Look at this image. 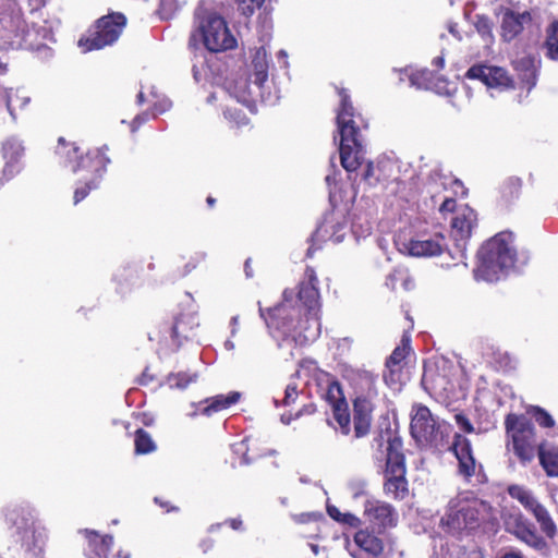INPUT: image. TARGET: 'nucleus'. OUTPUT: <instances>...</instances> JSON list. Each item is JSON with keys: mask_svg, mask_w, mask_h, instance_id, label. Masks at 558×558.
Masks as SVG:
<instances>
[{"mask_svg": "<svg viewBox=\"0 0 558 558\" xmlns=\"http://www.w3.org/2000/svg\"><path fill=\"white\" fill-rule=\"evenodd\" d=\"M340 98L336 124L340 134V162L348 172L356 171L363 162L361 131L368 128L367 120L357 112L347 88L336 86Z\"/></svg>", "mask_w": 558, "mask_h": 558, "instance_id": "nucleus-1", "label": "nucleus"}, {"mask_svg": "<svg viewBox=\"0 0 558 558\" xmlns=\"http://www.w3.org/2000/svg\"><path fill=\"white\" fill-rule=\"evenodd\" d=\"M498 520L487 501L474 498L450 502L440 519L441 529L453 537L495 530Z\"/></svg>", "mask_w": 558, "mask_h": 558, "instance_id": "nucleus-2", "label": "nucleus"}, {"mask_svg": "<svg viewBox=\"0 0 558 558\" xmlns=\"http://www.w3.org/2000/svg\"><path fill=\"white\" fill-rule=\"evenodd\" d=\"M379 448L387 442L385 466L383 470V492L396 501L405 500L410 495L409 481L407 478V462L403 453L402 439L389 428L380 430L374 438Z\"/></svg>", "mask_w": 558, "mask_h": 558, "instance_id": "nucleus-3", "label": "nucleus"}, {"mask_svg": "<svg viewBox=\"0 0 558 558\" xmlns=\"http://www.w3.org/2000/svg\"><path fill=\"white\" fill-rule=\"evenodd\" d=\"M515 264V251L512 246V233L499 232L487 240L477 252V265L474 269L476 280L498 281Z\"/></svg>", "mask_w": 558, "mask_h": 558, "instance_id": "nucleus-4", "label": "nucleus"}, {"mask_svg": "<svg viewBox=\"0 0 558 558\" xmlns=\"http://www.w3.org/2000/svg\"><path fill=\"white\" fill-rule=\"evenodd\" d=\"M5 521L21 536L26 558H44L48 541L46 527L36 518L35 510L26 506H15L5 512Z\"/></svg>", "mask_w": 558, "mask_h": 558, "instance_id": "nucleus-5", "label": "nucleus"}, {"mask_svg": "<svg viewBox=\"0 0 558 558\" xmlns=\"http://www.w3.org/2000/svg\"><path fill=\"white\" fill-rule=\"evenodd\" d=\"M351 384L359 393L353 400V425L356 438L366 436L372 425V398L377 396L376 377L368 371L352 372Z\"/></svg>", "mask_w": 558, "mask_h": 558, "instance_id": "nucleus-6", "label": "nucleus"}, {"mask_svg": "<svg viewBox=\"0 0 558 558\" xmlns=\"http://www.w3.org/2000/svg\"><path fill=\"white\" fill-rule=\"evenodd\" d=\"M505 429L511 439L512 451L521 464L533 461L537 452L536 428L524 414L509 413L505 417Z\"/></svg>", "mask_w": 558, "mask_h": 558, "instance_id": "nucleus-7", "label": "nucleus"}, {"mask_svg": "<svg viewBox=\"0 0 558 558\" xmlns=\"http://www.w3.org/2000/svg\"><path fill=\"white\" fill-rule=\"evenodd\" d=\"M201 37L205 48L210 52H222L236 47V39L228 28L223 17L208 14L204 17L189 40V46L196 48Z\"/></svg>", "mask_w": 558, "mask_h": 558, "instance_id": "nucleus-8", "label": "nucleus"}, {"mask_svg": "<svg viewBox=\"0 0 558 558\" xmlns=\"http://www.w3.org/2000/svg\"><path fill=\"white\" fill-rule=\"evenodd\" d=\"M126 25V17L120 12H113L99 17L87 35L78 40V47L84 52L102 49L112 45L120 37Z\"/></svg>", "mask_w": 558, "mask_h": 558, "instance_id": "nucleus-9", "label": "nucleus"}, {"mask_svg": "<svg viewBox=\"0 0 558 558\" xmlns=\"http://www.w3.org/2000/svg\"><path fill=\"white\" fill-rule=\"evenodd\" d=\"M448 427L435 418L426 405L415 404L413 407L410 433L420 447L438 448L444 442V428Z\"/></svg>", "mask_w": 558, "mask_h": 558, "instance_id": "nucleus-10", "label": "nucleus"}, {"mask_svg": "<svg viewBox=\"0 0 558 558\" xmlns=\"http://www.w3.org/2000/svg\"><path fill=\"white\" fill-rule=\"evenodd\" d=\"M258 312L267 327L278 331L282 337H290L296 332L301 312L290 303L281 302L268 308L259 305Z\"/></svg>", "mask_w": 558, "mask_h": 558, "instance_id": "nucleus-11", "label": "nucleus"}, {"mask_svg": "<svg viewBox=\"0 0 558 558\" xmlns=\"http://www.w3.org/2000/svg\"><path fill=\"white\" fill-rule=\"evenodd\" d=\"M504 525L507 532L514 535L526 545L536 550H544L547 543L541 536L533 523H531L520 511L509 512L504 517Z\"/></svg>", "mask_w": 558, "mask_h": 558, "instance_id": "nucleus-12", "label": "nucleus"}, {"mask_svg": "<svg viewBox=\"0 0 558 558\" xmlns=\"http://www.w3.org/2000/svg\"><path fill=\"white\" fill-rule=\"evenodd\" d=\"M107 150V146L88 149L72 167V171L80 174L82 179H96L97 182H101L110 163Z\"/></svg>", "mask_w": 558, "mask_h": 558, "instance_id": "nucleus-13", "label": "nucleus"}, {"mask_svg": "<svg viewBox=\"0 0 558 558\" xmlns=\"http://www.w3.org/2000/svg\"><path fill=\"white\" fill-rule=\"evenodd\" d=\"M364 517L373 530L384 533L398 524V512L395 507L381 500H366L364 504Z\"/></svg>", "mask_w": 558, "mask_h": 558, "instance_id": "nucleus-14", "label": "nucleus"}, {"mask_svg": "<svg viewBox=\"0 0 558 558\" xmlns=\"http://www.w3.org/2000/svg\"><path fill=\"white\" fill-rule=\"evenodd\" d=\"M27 29L23 10L16 0H0V33L17 38Z\"/></svg>", "mask_w": 558, "mask_h": 558, "instance_id": "nucleus-15", "label": "nucleus"}, {"mask_svg": "<svg viewBox=\"0 0 558 558\" xmlns=\"http://www.w3.org/2000/svg\"><path fill=\"white\" fill-rule=\"evenodd\" d=\"M197 326L198 324L195 323V318L193 316L181 314L175 317L172 324H163V340L166 343H168L169 336L170 350L178 351L184 341L193 340L195 338V327Z\"/></svg>", "mask_w": 558, "mask_h": 558, "instance_id": "nucleus-16", "label": "nucleus"}, {"mask_svg": "<svg viewBox=\"0 0 558 558\" xmlns=\"http://www.w3.org/2000/svg\"><path fill=\"white\" fill-rule=\"evenodd\" d=\"M411 351V338L403 335L400 344L395 348L392 353L387 357L385 363L384 380L392 387L400 385L403 377V368L407 365L405 359Z\"/></svg>", "mask_w": 558, "mask_h": 558, "instance_id": "nucleus-17", "label": "nucleus"}, {"mask_svg": "<svg viewBox=\"0 0 558 558\" xmlns=\"http://www.w3.org/2000/svg\"><path fill=\"white\" fill-rule=\"evenodd\" d=\"M450 449L458 460V473L470 481L476 474L477 466L471 441L461 434H456Z\"/></svg>", "mask_w": 558, "mask_h": 558, "instance_id": "nucleus-18", "label": "nucleus"}, {"mask_svg": "<svg viewBox=\"0 0 558 558\" xmlns=\"http://www.w3.org/2000/svg\"><path fill=\"white\" fill-rule=\"evenodd\" d=\"M470 80H478L487 87L507 88L512 85V80L507 71L499 66H488L485 64H474L465 73Z\"/></svg>", "mask_w": 558, "mask_h": 558, "instance_id": "nucleus-19", "label": "nucleus"}, {"mask_svg": "<svg viewBox=\"0 0 558 558\" xmlns=\"http://www.w3.org/2000/svg\"><path fill=\"white\" fill-rule=\"evenodd\" d=\"M241 396L242 395L239 391H230L227 395H216L201 400L198 403L193 404L195 410L191 413V416H211L215 413L227 410L236 404L240 401Z\"/></svg>", "mask_w": 558, "mask_h": 558, "instance_id": "nucleus-20", "label": "nucleus"}, {"mask_svg": "<svg viewBox=\"0 0 558 558\" xmlns=\"http://www.w3.org/2000/svg\"><path fill=\"white\" fill-rule=\"evenodd\" d=\"M477 225L476 211L468 205L460 207L451 220V235L456 241L465 242Z\"/></svg>", "mask_w": 558, "mask_h": 558, "instance_id": "nucleus-21", "label": "nucleus"}, {"mask_svg": "<svg viewBox=\"0 0 558 558\" xmlns=\"http://www.w3.org/2000/svg\"><path fill=\"white\" fill-rule=\"evenodd\" d=\"M542 61L533 54H525L512 62L513 70L522 85L527 90L535 87L538 78Z\"/></svg>", "mask_w": 558, "mask_h": 558, "instance_id": "nucleus-22", "label": "nucleus"}, {"mask_svg": "<svg viewBox=\"0 0 558 558\" xmlns=\"http://www.w3.org/2000/svg\"><path fill=\"white\" fill-rule=\"evenodd\" d=\"M298 299L308 311L319 305L318 278L311 266L305 268L304 277L299 283Z\"/></svg>", "mask_w": 558, "mask_h": 558, "instance_id": "nucleus-23", "label": "nucleus"}, {"mask_svg": "<svg viewBox=\"0 0 558 558\" xmlns=\"http://www.w3.org/2000/svg\"><path fill=\"white\" fill-rule=\"evenodd\" d=\"M446 248V239L441 233H436L433 238L426 240H410L407 250L411 256L432 257L439 256Z\"/></svg>", "mask_w": 558, "mask_h": 558, "instance_id": "nucleus-24", "label": "nucleus"}, {"mask_svg": "<svg viewBox=\"0 0 558 558\" xmlns=\"http://www.w3.org/2000/svg\"><path fill=\"white\" fill-rule=\"evenodd\" d=\"M536 456L545 474L548 477H558V444L542 440L537 445Z\"/></svg>", "mask_w": 558, "mask_h": 558, "instance_id": "nucleus-25", "label": "nucleus"}, {"mask_svg": "<svg viewBox=\"0 0 558 558\" xmlns=\"http://www.w3.org/2000/svg\"><path fill=\"white\" fill-rule=\"evenodd\" d=\"M531 21L529 12L515 13L507 11L502 16L501 36L506 41L513 40L523 31V23Z\"/></svg>", "mask_w": 558, "mask_h": 558, "instance_id": "nucleus-26", "label": "nucleus"}, {"mask_svg": "<svg viewBox=\"0 0 558 558\" xmlns=\"http://www.w3.org/2000/svg\"><path fill=\"white\" fill-rule=\"evenodd\" d=\"M85 538L87 539L86 555L95 557H108L113 545V537L109 534L100 535L96 531L85 530Z\"/></svg>", "mask_w": 558, "mask_h": 558, "instance_id": "nucleus-27", "label": "nucleus"}, {"mask_svg": "<svg viewBox=\"0 0 558 558\" xmlns=\"http://www.w3.org/2000/svg\"><path fill=\"white\" fill-rule=\"evenodd\" d=\"M354 543L361 548L363 551L368 554L372 557H378L384 553V542L380 537H378L374 530L369 531L368 529L359 530L354 534Z\"/></svg>", "mask_w": 558, "mask_h": 558, "instance_id": "nucleus-28", "label": "nucleus"}, {"mask_svg": "<svg viewBox=\"0 0 558 558\" xmlns=\"http://www.w3.org/2000/svg\"><path fill=\"white\" fill-rule=\"evenodd\" d=\"M225 90L238 102H247L251 97L250 80L244 75L227 78L225 82Z\"/></svg>", "mask_w": 558, "mask_h": 558, "instance_id": "nucleus-29", "label": "nucleus"}, {"mask_svg": "<svg viewBox=\"0 0 558 558\" xmlns=\"http://www.w3.org/2000/svg\"><path fill=\"white\" fill-rule=\"evenodd\" d=\"M84 153L75 142H69L63 136L58 138L56 155L71 168L78 162Z\"/></svg>", "mask_w": 558, "mask_h": 558, "instance_id": "nucleus-30", "label": "nucleus"}, {"mask_svg": "<svg viewBox=\"0 0 558 558\" xmlns=\"http://www.w3.org/2000/svg\"><path fill=\"white\" fill-rule=\"evenodd\" d=\"M522 190V180L518 177H508L505 179L499 187H498V194L499 199L505 205L511 204L513 201L518 199L521 195Z\"/></svg>", "mask_w": 558, "mask_h": 558, "instance_id": "nucleus-31", "label": "nucleus"}, {"mask_svg": "<svg viewBox=\"0 0 558 558\" xmlns=\"http://www.w3.org/2000/svg\"><path fill=\"white\" fill-rule=\"evenodd\" d=\"M4 102L10 116L16 119L17 113L28 105L29 98L21 95L19 89L5 88Z\"/></svg>", "mask_w": 558, "mask_h": 558, "instance_id": "nucleus-32", "label": "nucleus"}, {"mask_svg": "<svg viewBox=\"0 0 558 558\" xmlns=\"http://www.w3.org/2000/svg\"><path fill=\"white\" fill-rule=\"evenodd\" d=\"M508 495L518 500L530 512L541 502L532 495V493L522 485L512 484L507 487Z\"/></svg>", "mask_w": 558, "mask_h": 558, "instance_id": "nucleus-33", "label": "nucleus"}, {"mask_svg": "<svg viewBox=\"0 0 558 558\" xmlns=\"http://www.w3.org/2000/svg\"><path fill=\"white\" fill-rule=\"evenodd\" d=\"M543 47L546 50V58L558 61V21H554L547 26Z\"/></svg>", "mask_w": 558, "mask_h": 558, "instance_id": "nucleus-34", "label": "nucleus"}, {"mask_svg": "<svg viewBox=\"0 0 558 558\" xmlns=\"http://www.w3.org/2000/svg\"><path fill=\"white\" fill-rule=\"evenodd\" d=\"M157 445L151 435L143 428H137L134 433V452L143 456L156 451Z\"/></svg>", "mask_w": 558, "mask_h": 558, "instance_id": "nucleus-35", "label": "nucleus"}, {"mask_svg": "<svg viewBox=\"0 0 558 558\" xmlns=\"http://www.w3.org/2000/svg\"><path fill=\"white\" fill-rule=\"evenodd\" d=\"M538 522L542 532L549 538H553L557 533V526L553 521L547 509L539 504L535 509L531 511Z\"/></svg>", "mask_w": 558, "mask_h": 558, "instance_id": "nucleus-36", "label": "nucleus"}, {"mask_svg": "<svg viewBox=\"0 0 558 558\" xmlns=\"http://www.w3.org/2000/svg\"><path fill=\"white\" fill-rule=\"evenodd\" d=\"M526 415L530 420H534L535 423L542 428H553L556 424L554 417L548 411L539 405H530L526 408Z\"/></svg>", "mask_w": 558, "mask_h": 558, "instance_id": "nucleus-37", "label": "nucleus"}, {"mask_svg": "<svg viewBox=\"0 0 558 558\" xmlns=\"http://www.w3.org/2000/svg\"><path fill=\"white\" fill-rule=\"evenodd\" d=\"M332 413L341 428V433L343 435H349L351 432V418L347 401L332 407Z\"/></svg>", "mask_w": 558, "mask_h": 558, "instance_id": "nucleus-38", "label": "nucleus"}, {"mask_svg": "<svg viewBox=\"0 0 558 558\" xmlns=\"http://www.w3.org/2000/svg\"><path fill=\"white\" fill-rule=\"evenodd\" d=\"M24 147L15 140H8L2 145V154L8 162H17L23 156Z\"/></svg>", "mask_w": 558, "mask_h": 558, "instance_id": "nucleus-39", "label": "nucleus"}, {"mask_svg": "<svg viewBox=\"0 0 558 558\" xmlns=\"http://www.w3.org/2000/svg\"><path fill=\"white\" fill-rule=\"evenodd\" d=\"M325 398L331 407H336L340 402H345L340 384L332 377L327 380Z\"/></svg>", "mask_w": 558, "mask_h": 558, "instance_id": "nucleus-40", "label": "nucleus"}, {"mask_svg": "<svg viewBox=\"0 0 558 558\" xmlns=\"http://www.w3.org/2000/svg\"><path fill=\"white\" fill-rule=\"evenodd\" d=\"M225 118L234 126H242L248 123V118L245 112L236 106H227L223 110Z\"/></svg>", "mask_w": 558, "mask_h": 558, "instance_id": "nucleus-41", "label": "nucleus"}, {"mask_svg": "<svg viewBox=\"0 0 558 558\" xmlns=\"http://www.w3.org/2000/svg\"><path fill=\"white\" fill-rule=\"evenodd\" d=\"M196 373L178 372L168 376V381L171 387L180 389L186 388L190 384L195 383L197 379Z\"/></svg>", "mask_w": 558, "mask_h": 558, "instance_id": "nucleus-42", "label": "nucleus"}, {"mask_svg": "<svg viewBox=\"0 0 558 558\" xmlns=\"http://www.w3.org/2000/svg\"><path fill=\"white\" fill-rule=\"evenodd\" d=\"M83 184L77 186L74 191L73 199L74 204H78L83 199H85L89 193L99 187L100 182H97L96 179H82Z\"/></svg>", "mask_w": 558, "mask_h": 558, "instance_id": "nucleus-43", "label": "nucleus"}, {"mask_svg": "<svg viewBox=\"0 0 558 558\" xmlns=\"http://www.w3.org/2000/svg\"><path fill=\"white\" fill-rule=\"evenodd\" d=\"M410 80L415 85L434 88V75L428 70L416 71L410 76Z\"/></svg>", "mask_w": 558, "mask_h": 558, "instance_id": "nucleus-44", "label": "nucleus"}, {"mask_svg": "<svg viewBox=\"0 0 558 558\" xmlns=\"http://www.w3.org/2000/svg\"><path fill=\"white\" fill-rule=\"evenodd\" d=\"M268 78L267 64L264 62H254V72L251 80L255 85L262 87Z\"/></svg>", "mask_w": 558, "mask_h": 558, "instance_id": "nucleus-45", "label": "nucleus"}, {"mask_svg": "<svg viewBox=\"0 0 558 558\" xmlns=\"http://www.w3.org/2000/svg\"><path fill=\"white\" fill-rule=\"evenodd\" d=\"M178 10L177 0H159L158 14L163 20L171 19Z\"/></svg>", "mask_w": 558, "mask_h": 558, "instance_id": "nucleus-46", "label": "nucleus"}, {"mask_svg": "<svg viewBox=\"0 0 558 558\" xmlns=\"http://www.w3.org/2000/svg\"><path fill=\"white\" fill-rule=\"evenodd\" d=\"M239 5V10L245 16H251L255 10L259 9L265 0H235Z\"/></svg>", "mask_w": 558, "mask_h": 558, "instance_id": "nucleus-47", "label": "nucleus"}, {"mask_svg": "<svg viewBox=\"0 0 558 558\" xmlns=\"http://www.w3.org/2000/svg\"><path fill=\"white\" fill-rule=\"evenodd\" d=\"M299 397V389L295 383H290L286 386L284 397L281 401V405L289 407L293 404Z\"/></svg>", "mask_w": 558, "mask_h": 558, "instance_id": "nucleus-48", "label": "nucleus"}, {"mask_svg": "<svg viewBox=\"0 0 558 558\" xmlns=\"http://www.w3.org/2000/svg\"><path fill=\"white\" fill-rule=\"evenodd\" d=\"M223 524H228L234 531L243 530V521L240 517H238V518H230V519L226 520L223 523H217V524L210 525V527L208 529V533L213 534V533L218 532Z\"/></svg>", "mask_w": 558, "mask_h": 558, "instance_id": "nucleus-49", "label": "nucleus"}, {"mask_svg": "<svg viewBox=\"0 0 558 558\" xmlns=\"http://www.w3.org/2000/svg\"><path fill=\"white\" fill-rule=\"evenodd\" d=\"M363 181L368 186H375L379 182V178L375 175V167L372 161L367 162V165L364 169Z\"/></svg>", "mask_w": 558, "mask_h": 558, "instance_id": "nucleus-50", "label": "nucleus"}, {"mask_svg": "<svg viewBox=\"0 0 558 558\" xmlns=\"http://www.w3.org/2000/svg\"><path fill=\"white\" fill-rule=\"evenodd\" d=\"M454 420L457 425L466 434H472L474 432V426L469 420L466 415L463 413H458L454 415Z\"/></svg>", "mask_w": 558, "mask_h": 558, "instance_id": "nucleus-51", "label": "nucleus"}, {"mask_svg": "<svg viewBox=\"0 0 558 558\" xmlns=\"http://www.w3.org/2000/svg\"><path fill=\"white\" fill-rule=\"evenodd\" d=\"M457 210V202L453 197H446L439 206V211L442 215H446L448 213L456 214Z\"/></svg>", "mask_w": 558, "mask_h": 558, "instance_id": "nucleus-52", "label": "nucleus"}, {"mask_svg": "<svg viewBox=\"0 0 558 558\" xmlns=\"http://www.w3.org/2000/svg\"><path fill=\"white\" fill-rule=\"evenodd\" d=\"M341 524L349 525L351 527H359L361 525V519L357 518L355 514L345 512L343 513L341 521Z\"/></svg>", "mask_w": 558, "mask_h": 558, "instance_id": "nucleus-53", "label": "nucleus"}, {"mask_svg": "<svg viewBox=\"0 0 558 558\" xmlns=\"http://www.w3.org/2000/svg\"><path fill=\"white\" fill-rule=\"evenodd\" d=\"M149 117L150 116L148 112L137 114L131 122V131L136 132L142 124L146 123L149 120Z\"/></svg>", "mask_w": 558, "mask_h": 558, "instance_id": "nucleus-54", "label": "nucleus"}, {"mask_svg": "<svg viewBox=\"0 0 558 558\" xmlns=\"http://www.w3.org/2000/svg\"><path fill=\"white\" fill-rule=\"evenodd\" d=\"M458 558H485V557L481 549L473 548L471 550L462 549L459 553Z\"/></svg>", "mask_w": 558, "mask_h": 558, "instance_id": "nucleus-55", "label": "nucleus"}, {"mask_svg": "<svg viewBox=\"0 0 558 558\" xmlns=\"http://www.w3.org/2000/svg\"><path fill=\"white\" fill-rule=\"evenodd\" d=\"M215 543H216V539L213 538L210 535H207V536H205L204 538L201 539L199 548L204 553H207L208 550H210L214 547Z\"/></svg>", "mask_w": 558, "mask_h": 558, "instance_id": "nucleus-56", "label": "nucleus"}, {"mask_svg": "<svg viewBox=\"0 0 558 558\" xmlns=\"http://www.w3.org/2000/svg\"><path fill=\"white\" fill-rule=\"evenodd\" d=\"M327 513H328V515H329L332 520H335V521H337V522H339V523H340L341 518H342V515H343V513H342V512H341V511H340L336 506H333V505H328V506H327Z\"/></svg>", "mask_w": 558, "mask_h": 558, "instance_id": "nucleus-57", "label": "nucleus"}, {"mask_svg": "<svg viewBox=\"0 0 558 558\" xmlns=\"http://www.w3.org/2000/svg\"><path fill=\"white\" fill-rule=\"evenodd\" d=\"M315 411H316V407L314 403L304 404L301 408V410L295 413L294 418H298L302 415H311V414L315 413Z\"/></svg>", "mask_w": 558, "mask_h": 558, "instance_id": "nucleus-58", "label": "nucleus"}, {"mask_svg": "<svg viewBox=\"0 0 558 558\" xmlns=\"http://www.w3.org/2000/svg\"><path fill=\"white\" fill-rule=\"evenodd\" d=\"M154 501H155L157 505H159L161 508H163L166 512L179 511V508H178V507L170 505V501H165V500H163L162 498H160V497H155V498H154Z\"/></svg>", "mask_w": 558, "mask_h": 558, "instance_id": "nucleus-59", "label": "nucleus"}, {"mask_svg": "<svg viewBox=\"0 0 558 558\" xmlns=\"http://www.w3.org/2000/svg\"><path fill=\"white\" fill-rule=\"evenodd\" d=\"M476 27H477L478 32H481V33L488 32L489 31V21H488V19L480 17L477 23H476Z\"/></svg>", "mask_w": 558, "mask_h": 558, "instance_id": "nucleus-60", "label": "nucleus"}, {"mask_svg": "<svg viewBox=\"0 0 558 558\" xmlns=\"http://www.w3.org/2000/svg\"><path fill=\"white\" fill-rule=\"evenodd\" d=\"M252 262H253V259L251 257H248L244 263V271H245V275L247 278H253V276H254V271L252 268Z\"/></svg>", "mask_w": 558, "mask_h": 558, "instance_id": "nucleus-61", "label": "nucleus"}, {"mask_svg": "<svg viewBox=\"0 0 558 558\" xmlns=\"http://www.w3.org/2000/svg\"><path fill=\"white\" fill-rule=\"evenodd\" d=\"M423 381L429 384L432 390L435 391V373L434 372L426 373L424 375Z\"/></svg>", "mask_w": 558, "mask_h": 558, "instance_id": "nucleus-62", "label": "nucleus"}, {"mask_svg": "<svg viewBox=\"0 0 558 558\" xmlns=\"http://www.w3.org/2000/svg\"><path fill=\"white\" fill-rule=\"evenodd\" d=\"M433 64L441 68L444 65V59L441 57H437L433 60Z\"/></svg>", "mask_w": 558, "mask_h": 558, "instance_id": "nucleus-63", "label": "nucleus"}, {"mask_svg": "<svg viewBox=\"0 0 558 558\" xmlns=\"http://www.w3.org/2000/svg\"><path fill=\"white\" fill-rule=\"evenodd\" d=\"M206 203H207V205H208L210 208H213V207L215 206V204H216V198H215V197H213V196H208V197L206 198Z\"/></svg>", "mask_w": 558, "mask_h": 558, "instance_id": "nucleus-64", "label": "nucleus"}]
</instances>
